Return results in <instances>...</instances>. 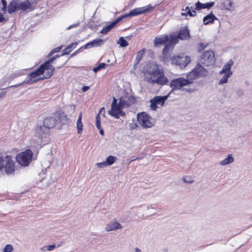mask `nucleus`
Segmentation results:
<instances>
[{
    "instance_id": "obj_1",
    "label": "nucleus",
    "mask_w": 252,
    "mask_h": 252,
    "mask_svg": "<svg viewBox=\"0 0 252 252\" xmlns=\"http://www.w3.org/2000/svg\"><path fill=\"white\" fill-rule=\"evenodd\" d=\"M146 80L150 84L164 85L167 84L168 79L164 76L163 69L155 63H149L144 69Z\"/></svg>"
},
{
    "instance_id": "obj_2",
    "label": "nucleus",
    "mask_w": 252,
    "mask_h": 252,
    "mask_svg": "<svg viewBox=\"0 0 252 252\" xmlns=\"http://www.w3.org/2000/svg\"><path fill=\"white\" fill-rule=\"evenodd\" d=\"M192 83V81L187 76V79L181 77L172 80L170 83V87L172 90H181L185 92L192 93L194 92L193 89L184 88L189 86Z\"/></svg>"
},
{
    "instance_id": "obj_3",
    "label": "nucleus",
    "mask_w": 252,
    "mask_h": 252,
    "mask_svg": "<svg viewBox=\"0 0 252 252\" xmlns=\"http://www.w3.org/2000/svg\"><path fill=\"white\" fill-rule=\"evenodd\" d=\"M32 155L33 154L31 150H27L17 155L16 159L19 164L23 166H27L31 162Z\"/></svg>"
},
{
    "instance_id": "obj_4",
    "label": "nucleus",
    "mask_w": 252,
    "mask_h": 252,
    "mask_svg": "<svg viewBox=\"0 0 252 252\" xmlns=\"http://www.w3.org/2000/svg\"><path fill=\"white\" fill-rule=\"evenodd\" d=\"M43 74V67L40 65V67L36 70L31 72L29 75V79L27 81H24L22 83L19 84H17L14 86H10V87H18L21 84H26V83H33L34 82H36L39 80L44 79V76L41 77L40 75Z\"/></svg>"
},
{
    "instance_id": "obj_5",
    "label": "nucleus",
    "mask_w": 252,
    "mask_h": 252,
    "mask_svg": "<svg viewBox=\"0 0 252 252\" xmlns=\"http://www.w3.org/2000/svg\"><path fill=\"white\" fill-rule=\"evenodd\" d=\"M215 61L214 53L211 50L204 52L200 59V63L205 66L212 65L215 64Z\"/></svg>"
},
{
    "instance_id": "obj_6",
    "label": "nucleus",
    "mask_w": 252,
    "mask_h": 252,
    "mask_svg": "<svg viewBox=\"0 0 252 252\" xmlns=\"http://www.w3.org/2000/svg\"><path fill=\"white\" fill-rule=\"evenodd\" d=\"M137 120L140 125L145 128H150L154 125L153 119L145 112H142L137 115Z\"/></svg>"
},
{
    "instance_id": "obj_7",
    "label": "nucleus",
    "mask_w": 252,
    "mask_h": 252,
    "mask_svg": "<svg viewBox=\"0 0 252 252\" xmlns=\"http://www.w3.org/2000/svg\"><path fill=\"white\" fill-rule=\"evenodd\" d=\"M208 71L201 64H197L195 67L188 74V76L192 81L197 77L206 76Z\"/></svg>"
},
{
    "instance_id": "obj_8",
    "label": "nucleus",
    "mask_w": 252,
    "mask_h": 252,
    "mask_svg": "<svg viewBox=\"0 0 252 252\" xmlns=\"http://www.w3.org/2000/svg\"><path fill=\"white\" fill-rule=\"evenodd\" d=\"M2 168H4L5 172L7 174H11L15 171V163L10 156L4 157L2 162Z\"/></svg>"
},
{
    "instance_id": "obj_9",
    "label": "nucleus",
    "mask_w": 252,
    "mask_h": 252,
    "mask_svg": "<svg viewBox=\"0 0 252 252\" xmlns=\"http://www.w3.org/2000/svg\"><path fill=\"white\" fill-rule=\"evenodd\" d=\"M191 61V58L184 54L175 56L172 58L173 63L177 64L181 67L186 66Z\"/></svg>"
},
{
    "instance_id": "obj_10",
    "label": "nucleus",
    "mask_w": 252,
    "mask_h": 252,
    "mask_svg": "<svg viewBox=\"0 0 252 252\" xmlns=\"http://www.w3.org/2000/svg\"><path fill=\"white\" fill-rule=\"evenodd\" d=\"M48 133L49 130L43 125L37 126L35 130V136L39 140H41L43 138L46 137Z\"/></svg>"
},
{
    "instance_id": "obj_11",
    "label": "nucleus",
    "mask_w": 252,
    "mask_h": 252,
    "mask_svg": "<svg viewBox=\"0 0 252 252\" xmlns=\"http://www.w3.org/2000/svg\"><path fill=\"white\" fill-rule=\"evenodd\" d=\"M124 107L120 102L118 105L111 106V109L109 111L108 113L112 116L115 117L116 118H119L120 115H124V113L121 111V109Z\"/></svg>"
},
{
    "instance_id": "obj_12",
    "label": "nucleus",
    "mask_w": 252,
    "mask_h": 252,
    "mask_svg": "<svg viewBox=\"0 0 252 252\" xmlns=\"http://www.w3.org/2000/svg\"><path fill=\"white\" fill-rule=\"evenodd\" d=\"M153 8L154 7H153L151 4H149L143 7L133 9L130 11L128 15L131 16L138 15L148 12Z\"/></svg>"
},
{
    "instance_id": "obj_13",
    "label": "nucleus",
    "mask_w": 252,
    "mask_h": 252,
    "mask_svg": "<svg viewBox=\"0 0 252 252\" xmlns=\"http://www.w3.org/2000/svg\"><path fill=\"white\" fill-rule=\"evenodd\" d=\"M122 228V225L116 220H112L106 224L105 230L107 232H110L117 229H121Z\"/></svg>"
},
{
    "instance_id": "obj_14",
    "label": "nucleus",
    "mask_w": 252,
    "mask_h": 252,
    "mask_svg": "<svg viewBox=\"0 0 252 252\" xmlns=\"http://www.w3.org/2000/svg\"><path fill=\"white\" fill-rule=\"evenodd\" d=\"M57 119L54 117H48L44 119L43 125L47 128H52L56 126Z\"/></svg>"
},
{
    "instance_id": "obj_15",
    "label": "nucleus",
    "mask_w": 252,
    "mask_h": 252,
    "mask_svg": "<svg viewBox=\"0 0 252 252\" xmlns=\"http://www.w3.org/2000/svg\"><path fill=\"white\" fill-rule=\"evenodd\" d=\"M134 102V98L131 96L121 97L120 99V103L124 107H127Z\"/></svg>"
},
{
    "instance_id": "obj_16",
    "label": "nucleus",
    "mask_w": 252,
    "mask_h": 252,
    "mask_svg": "<svg viewBox=\"0 0 252 252\" xmlns=\"http://www.w3.org/2000/svg\"><path fill=\"white\" fill-rule=\"evenodd\" d=\"M54 70L55 68L52 65L47 64L44 66L43 67V73L45 72V71H47L44 76V79L49 78L51 77L52 76Z\"/></svg>"
},
{
    "instance_id": "obj_17",
    "label": "nucleus",
    "mask_w": 252,
    "mask_h": 252,
    "mask_svg": "<svg viewBox=\"0 0 252 252\" xmlns=\"http://www.w3.org/2000/svg\"><path fill=\"white\" fill-rule=\"evenodd\" d=\"M163 61L166 62L170 59L171 55L170 46L169 45H166L162 50Z\"/></svg>"
},
{
    "instance_id": "obj_18",
    "label": "nucleus",
    "mask_w": 252,
    "mask_h": 252,
    "mask_svg": "<svg viewBox=\"0 0 252 252\" xmlns=\"http://www.w3.org/2000/svg\"><path fill=\"white\" fill-rule=\"evenodd\" d=\"M214 2L202 3L198 1L195 4L196 9L199 10L202 9H210L214 5Z\"/></svg>"
},
{
    "instance_id": "obj_19",
    "label": "nucleus",
    "mask_w": 252,
    "mask_h": 252,
    "mask_svg": "<svg viewBox=\"0 0 252 252\" xmlns=\"http://www.w3.org/2000/svg\"><path fill=\"white\" fill-rule=\"evenodd\" d=\"M169 39V38L167 35H163L159 37H156L154 39V45L157 46L160 44H164Z\"/></svg>"
},
{
    "instance_id": "obj_20",
    "label": "nucleus",
    "mask_w": 252,
    "mask_h": 252,
    "mask_svg": "<svg viewBox=\"0 0 252 252\" xmlns=\"http://www.w3.org/2000/svg\"><path fill=\"white\" fill-rule=\"evenodd\" d=\"M103 42L102 39H95L86 44L84 47L89 48L93 47H97L100 46Z\"/></svg>"
},
{
    "instance_id": "obj_21",
    "label": "nucleus",
    "mask_w": 252,
    "mask_h": 252,
    "mask_svg": "<svg viewBox=\"0 0 252 252\" xmlns=\"http://www.w3.org/2000/svg\"><path fill=\"white\" fill-rule=\"evenodd\" d=\"M233 63V61L232 60H230L223 66L222 69L220 72V74H223V73H227L232 74V72L231 71V68Z\"/></svg>"
},
{
    "instance_id": "obj_22",
    "label": "nucleus",
    "mask_w": 252,
    "mask_h": 252,
    "mask_svg": "<svg viewBox=\"0 0 252 252\" xmlns=\"http://www.w3.org/2000/svg\"><path fill=\"white\" fill-rule=\"evenodd\" d=\"M215 19H217V18L212 13L208 14L206 16H205L203 18V21L204 22V24L205 25H208L209 23H213Z\"/></svg>"
},
{
    "instance_id": "obj_23",
    "label": "nucleus",
    "mask_w": 252,
    "mask_h": 252,
    "mask_svg": "<svg viewBox=\"0 0 252 252\" xmlns=\"http://www.w3.org/2000/svg\"><path fill=\"white\" fill-rule=\"evenodd\" d=\"M234 160V158L233 157L232 155L230 154V155H228V157L226 158L221 160L219 162V164L220 165L224 166V165H228L230 163L233 162Z\"/></svg>"
},
{
    "instance_id": "obj_24",
    "label": "nucleus",
    "mask_w": 252,
    "mask_h": 252,
    "mask_svg": "<svg viewBox=\"0 0 252 252\" xmlns=\"http://www.w3.org/2000/svg\"><path fill=\"white\" fill-rule=\"evenodd\" d=\"M82 113L80 112L76 123V128L78 134L81 133L83 130V124L82 122Z\"/></svg>"
},
{
    "instance_id": "obj_25",
    "label": "nucleus",
    "mask_w": 252,
    "mask_h": 252,
    "mask_svg": "<svg viewBox=\"0 0 252 252\" xmlns=\"http://www.w3.org/2000/svg\"><path fill=\"white\" fill-rule=\"evenodd\" d=\"M31 3L28 0H25L17 4V8L25 10L30 8Z\"/></svg>"
},
{
    "instance_id": "obj_26",
    "label": "nucleus",
    "mask_w": 252,
    "mask_h": 252,
    "mask_svg": "<svg viewBox=\"0 0 252 252\" xmlns=\"http://www.w3.org/2000/svg\"><path fill=\"white\" fill-rule=\"evenodd\" d=\"M178 37L180 39L186 40L189 37V33L188 30H181L178 34Z\"/></svg>"
},
{
    "instance_id": "obj_27",
    "label": "nucleus",
    "mask_w": 252,
    "mask_h": 252,
    "mask_svg": "<svg viewBox=\"0 0 252 252\" xmlns=\"http://www.w3.org/2000/svg\"><path fill=\"white\" fill-rule=\"evenodd\" d=\"M168 95H165L164 96H157L155 97L154 98V101H156V103L160 105L161 106H163L164 102L166 100H167L168 98Z\"/></svg>"
},
{
    "instance_id": "obj_28",
    "label": "nucleus",
    "mask_w": 252,
    "mask_h": 252,
    "mask_svg": "<svg viewBox=\"0 0 252 252\" xmlns=\"http://www.w3.org/2000/svg\"><path fill=\"white\" fill-rule=\"evenodd\" d=\"M233 2L231 0H225L223 3V9L227 10H231L233 8Z\"/></svg>"
},
{
    "instance_id": "obj_29",
    "label": "nucleus",
    "mask_w": 252,
    "mask_h": 252,
    "mask_svg": "<svg viewBox=\"0 0 252 252\" xmlns=\"http://www.w3.org/2000/svg\"><path fill=\"white\" fill-rule=\"evenodd\" d=\"M146 51V50L145 49H143L140 51H139L136 56L135 59V64H137L140 61L142 60V58L143 57L144 55V53Z\"/></svg>"
},
{
    "instance_id": "obj_30",
    "label": "nucleus",
    "mask_w": 252,
    "mask_h": 252,
    "mask_svg": "<svg viewBox=\"0 0 252 252\" xmlns=\"http://www.w3.org/2000/svg\"><path fill=\"white\" fill-rule=\"evenodd\" d=\"M222 77L219 81V85H222L228 82V79L232 75L231 73H223Z\"/></svg>"
},
{
    "instance_id": "obj_31",
    "label": "nucleus",
    "mask_w": 252,
    "mask_h": 252,
    "mask_svg": "<svg viewBox=\"0 0 252 252\" xmlns=\"http://www.w3.org/2000/svg\"><path fill=\"white\" fill-rule=\"evenodd\" d=\"M17 8V4H16L13 1L10 3L9 4L7 11L10 14L13 13L16 11Z\"/></svg>"
},
{
    "instance_id": "obj_32",
    "label": "nucleus",
    "mask_w": 252,
    "mask_h": 252,
    "mask_svg": "<svg viewBox=\"0 0 252 252\" xmlns=\"http://www.w3.org/2000/svg\"><path fill=\"white\" fill-rule=\"evenodd\" d=\"M179 39L180 38L178 37V35H170V41L168 45H169V46L171 47L173 44H175L177 43H178Z\"/></svg>"
},
{
    "instance_id": "obj_33",
    "label": "nucleus",
    "mask_w": 252,
    "mask_h": 252,
    "mask_svg": "<svg viewBox=\"0 0 252 252\" xmlns=\"http://www.w3.org/2000/svg\"><path fill=\"white\" fill-rule=\"evenodd\" d=\"M117 158L112 156H108L105 160L107 166L111 165L117 160Z\"/></svg>"
},
{
    "instance_id": "obj_34",
    "label": "nucleus",
    "mask_w": 252,
    "mask_h": 252,
    "mask_svg": "<svg viewBox=\"0 0 252 252\" xmlns=\"http://www.w3.org/2000/svg\"><path fill=\"white\" fill-rule=\"evenodd\" d=\"M117 44H119L122 47H126L128 45L127 41L123 37H119L118 40L117 41Z\"/></svg>"
},
{
    "instance_id": "obj_35",
    "label": "nucleus",
    "mask_w": 252,
    "mask_h": 252,
    "mask_svg": "<svg viewBox=\"0 0 252 252\" xmlns=\"http://www.w3.org/2000/svg\"><path fill=\"white\" fill-rule=\"evenodd\" d=\"M114 27V26L111 23V24L103 27L100 31V32L102 34H106Z\"/></svg>"
},
{
    "instance_id": "obj_36",
    "label": "nucleus",
    "mask_w": 252,
    "mask_h": 252,
    "mask_svg": "<svg viewBox=\"0 0 252 252\" xmlns=\"http://www.w3.org/2000/svg\"><path fill=\"white\" fill-rule=\"evenodd\" d=\"M59 57V55H56L55 56H54L47 60L44 63L42 64L41 65L43 67L47 64L50 65V64L52 63L57 59V58Z\"/></svg>"
},
{
    "instance_id": "obj_37",
    "label": "nucleus",
    "mask_w": 252,
    "mask_h": 252,
    "mask_svg": "<svg viewBox=\"0 0 252 252\" xmlns=\"http://www.w3.org/2000/svg\"><path fill=\"white\" fill-rule=\"evenodd\" d=\"M55 245L53 244L51 245H48V246H45L43 247L41 250L43 252H46V251H51L53 250L55 248Z\"/></svg>"
},
{
    "instance_id": "obj_38",
    "label": "nucleus",
    "mask_w": 252,
    "mask_h": 252,
    "mask_svg": "<svg viewBox=\"0 0 252 252\" xmlns=\"http://www.w3.org/2000/svg\"><path fill=\"white\" fill-rule=\"evenodd\" d=\"M14 248L12 245L7 244L2 250V252H12Z\"/></svg>"
},
{
    "instance_id": "obj_39",
    "label": "nucleus",
    "mask_w": 252,
    "mask_h": 252,
    "mask_svg": "<svg viewBox=\"0 0 252 252\" xmlns=\"http://www.w3.org/2000/svg\"><path fill=\"white\" fill-rule=\"evenodd\" d=\"M147 211H148V214L150 216L156 214L155 210L156 209L153 207L152 205L147 206L146 207Z\"/></svg>"
},
{
    "instance_id": "obj_40",
    "label": "nucleus",
    "mask_w": 252,
    "mask_h": 252,
    "mask_svg": "<svg viewBox=\"0 0 252 252\" xmlns=\"http://www.w3.org/2000/svg\"><path fill=\"white\" fill-rule=\"evenodd\" d=\"M106 65L107 64L105 63H99L97 66L93 68V71L94 72H96L100 70L101 69L104 68Z\"/></svg>"
},
{
    "instance_id": "obj_41",
    "label": "nucleus",
    "mask_w": 252,
    "mask_h": 252,
    "mask_svg": "<svg viewBox=\"0 0 252 252\" xmlns=\"http://www.w3.org/2000/svg\"><path fill=\"white\" fill-rule=\"evenodd\" d=\"M151 105L150 107L152 110H156L157 108V103L156 101H154V98H153L150 100Z\"/></svg>"
},
{
    "instance_id": "obj_42",
    "label": "nucleus",
    "mask_w": 252,
    "mask_h": 252,
    "mask_svg": "<svg viewBox=\"0 0 252 252\" xmlns=\"http://www.w3.org/2000/svg\"><path fill=\"white\" fill-rule=\"evenodd\" d=\"M95 120H96V126L97 127V128L98 129H100V115L99 114H97L96 118H95Z\"/></svg>"
},
{
    "instance_id": "obj_43",
    "label": "nucleus",
    "mask_w": 252,
    "mask_h": 252,
    "mask_svg": "<svg viewBox=\"0 0 252 252\" xmlns=\"http://www.w3.org/2000/svg\"><path fill=\"white\" fill-rule=\"evenodd\" d=\"M1 2L2 4V7L1 8V10L4 13H5L6 11V5H7L6 1V0H1Z\"/></svg>"
},
{
    "instance_id": "obj_44",
    "label": "nucleus",
    "mask_w": 252,
    "mask_h": 252,
    "mask_svg": "<svg viewBox=\"0 0 252 252\" xmlns=\"http://www.w3.org/2000/svg\"><path fill=\"white\" fill-rule=\"evenodd\" d=\"M185 10H188L187 13H182V15H187V14L190 15V16H195V14H193V13L191 12L190 9L189 8V6H187L186 7Z\"/></svg>"
},
{
    "instance_id": "obj_45",
    "label": "nucleus",
    "mask_w": 252,
    "mask_h": 252,
    "mask_svg": "<svg viewBox=\"0 0 252 252\" xmlns=\"http://www.w3.org/2000/svg\"><path fill=\"white\" fill-rule=\"evenodd\" d=\"M96 166L97 167L99 168H102L106 166H108L106 163L105 161H103L102 162H98L96 163Z\"/></svg>"
},
{
    "instance_id": "obj_46",
    "label": "nucleus",
    "mask_w": 252,
    "mask_h": 252,
    "mask_svg": "<svg viewBox=\"0 0 252 252\" xmlns=\"http://www.w3.org/2000/svg\"><path fill=\"white\" fill-rule=\"evenodd\" d=\"M207 44L203 43H200L198 45V52H200L202 50L205 48L207 46Z\"/></svg>"
},
{
    "instance_id": "obj_47",
    "label": "nucleus",
    "mask_w": 252,
    "mask_h": 252,
    "mask_svg": "<svg viewBox=\"0 0 252 252\" xmlns=\"http://www.w3.org/2000/svg\"><path fill=\"white\" fill-rule=\"evenodd\" d=\"M137 127V125L134 122H132L129 124V129L131 130H133L136 129Z\"/></svg>"
},
{
    "instance_id": "obj_48",
    "label": "nucleus",
    "mask_w": 252,
    "mask_h": 252,
    "mask_svg": "<svg viewBox=\"0 0 252 252\" xmlns=\"http://www.w3.org/2000/svg\"><path fill=\"white\" fill-rule=\"evenodd\" d=\"M71 51V50L70 49H69L68 47L65 48L63 50V54L62 56H64L65 55L69 54Z\"/></svg>"
},
{
    "instance_id": "obj_49",
    "label": "nucleus",
    "mask_w": 252,
    "mask_h": 252,
    "mask_svg": "<svg viewBox=\"0 0 252 252\" xmlns=\"http://www.w3.org/2000/svg\"><path fill=\"white\" fill-rule=\"evenodd\" d=\"M183 180L185 182L187 183H192L193 182V180H192L191 178L189 177H185L184 178Z\"/></svg>"
},
{
    "instance_id": "obj_50",
    "label": "nucleus",
    "mask_w": 252,
    "mask_h": 252,
    "mask_svg": "<svg viewBox=\"0 0 252 252\" xmlns=\"http://www.w3.org/2000/svg\"><path fill=\"white\" fill-rule=\"evenodd\" d=\"M77 45V42H76L71 43V44L69 45L67 47L69 48V49H70L71 50V49L72 48H75Z\"/></svg>"
},
{
    "instance_id": "obj_51",
    "label": "nucleus",
    "mask_w": 252,
    "mask_h": 252,
    "mask_svg": "<svg viewBox=\"0 0 252 252\" xmlns=\"http://www.w3.org/2000/svg\"><path fill=\"white\" fill-rule=\"evenodd\" d=\"M122 18L121 17H120V18H117L115 21H113L112 23V24L114 26V27H115L117 24L120 21V20H121Z\"/></svg>"
},
{
    "instance_id": "obj_52",
    "label": "nucleus",
    "mask_w": 252,
    "mask_h": 252,
    "mask_svg": "<svg viewBox=\"0 0 252 252\" xmlns=\"http://www.w3.org/2000/svg\"><path fill=\"white\" fill-rule=\"evenodd\" d=\"M4 157L0 156V170L2 169V162H3Z\"/></svg>"
},
{
    "instance_id": "obj_53",
    "label": "nucleus",
    "mask_w": 252,
    "mask_h": 252,
    "mask_svg": "<svg viewBox=\"0 0 252 252\" xmlns=\"http://www.w3.org/2000/svg\"><path fill=\"white\" fill-rule=\"evenodd\" d=\"M63 47V46H61L60 47H57L56 48H55L53 50H54V52L55 53H57V52H59L61 50V49Z\"/></svg>"
},
{
    "instance_id": "obj_54",
    "label": "nucleus",
    "mask_w": 252,
    "mask_h": 252,
    "mask_svg": "<svg viewBox=\"0 0 252 252\" xmlns=\"http://www.w3.org/2000/svg\"><path fill=\"white\" fill-rule=\"evenodd\" d=\"M117 100L115 97H114L113 99V101L111 104V106H115V105H118L117 104Z\"/></svg>"
},
{
    "instance_id": "obj_55",
    "label": "nucleus",
    "mask_w": 252,
    "mask_h": 252,
    "mask_svg": "<svg viewBox=\"0 0 252 252\" xmlns=\"http://www.w3.org/2000/svg\"><path fill=\"white\" fill-rule=\"evenodd\" d=\"M5 20V18L3 15L0 13V22H2Z\"/></svg>"
},
{
    "instance_id": "obj_56",
    "label": "nucleus",
    "mask_w": 252,
    "mask_h": 252,
    "mask_svg": "<svg viewBox=\"0 0 252 252\" xmlns=\"http://www.w3.org/2000/svg\"><path fill=\"white\" fill-rule=\"evenodd\" d=\"M89 89V87L88 86H83L82 88V90L83 91V92H86L88 89Z\"/></svg>"
},
{
    "instance_id": "obj_57",
    "label": "nucleus",
    "mask_w": 252,
    "mask_h": 252,
    "mask_svg": "<svg viewBox=\"0 0 252 252\" xmlns=\"http://www.w3.org/2000/svg\"><path fill=\"white\" fill-rule=\"evenodd\" d=\"M24 71V70H23V71H19V72H18L16 73H15V75H16V76H20V75H22V74H23V72Z\"/></svg>"
},
{
    "instance_id": "obj_58",
    "label": "nucleus",
    "mask_w": 252,
    "mask_h": 252,
    "mask_svg": "<svg viewBox=\"0 0 252 252\" xmlns=\"http://www.w3.org/2000/svg\"><path fill=\"white\" fill-rule=\"evenodd\" d=\"M5 95V92H0V97H3Z\"/></svg>"
},
{
    "instance_id": "obj_59",
    "label": "nucleus",
    "mask_w": 252,
    "mask_h": 252,
    "mask_svg": "<svg viewBox=\"0 0 252 252\" xmlns=\"http://www.w3.org/2000/svg\"><path fill=\"white\" fill-rule=\"evenodd\" d=\"M78 25V24H75V25H71L67 28V30L70 29L71 28H72L73 27H77Z\"/></svg>"
},
{
    "instance_id": "obj_60",
    "label": "nucleus",
    "mask_w": 252,
    "mask_h": 252,
    "mask_svg": "<svg viewBox=\"0 0 252 252\" xmlns=\"http://www.w3.org/2000/svg\"><path fill=\"white\" fill-rule=\"evenodd\" d=\"M135 252H141V251L138 248H136L135 249Z\"/></svg>"
},
{
    "instance_id": "obj_61",
    "label": "nucleus",
    "mask_w": 252,
    "mask_h": 252,
    "mask_svg": "<svg viewBox=\"0 0 252 252\" xmlns=\"http://www.w3.org/2000/svg\"><path fill=\"white\" fill-rule=\"evenodd\" d=\"M99 129H100V134L102 135H103L104 132H103V129L102 128H101Z\"/></svg>"
},
{
    "instance_id": "obj_62",
    "label": "nucleus",
    "mask_w": 252,
    "mask_h": 252,
    "mask_svg": "<svg viewBox=\"0 0 252 252\" xmlns=\"http://www.w3.org/2000/svg\"><path fill=\"white\" fill-rule=\"evenodd\" d=\"M55 52H54V50L51 51L49 54V56H52Z\"/></svg>"
},
{
    "instance_id": "obj_63",
    "label": "nucleus",
    "mask_w": 252,
    "mask_h": 252,
    "mask_svg": "<svg viewBox=\"0 0 252 252\" xmlns=\"http://www.w3.org/2000/svg\"><path fill=\"white\" fill-rule=\"evenodd\" d=\"M139 159V158H135L134 160H136V159Z\"/></svg>"
},
{
    "instance_id": "obj_64",
    "label": "nucleus",
    "mask_w": 252,
    "mask_h": 252,
    "mask_svg": "<svg viewBox=\"0 0 252 252\" xmlns=\"http://www.w3.org/2000/svg\"><path fill=\"white\" fill-rule=\"evenodd\" d=\"M192 12H193V13H195V11H194V10H193V11H192Z\"/></svg>"
}]
</instances>
